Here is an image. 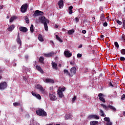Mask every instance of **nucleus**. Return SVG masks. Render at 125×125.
Masks as SVG:
<instances>
[{"mask_svg": "<svg viewBox=\"0 0 125 125\" xmlns=\"http://www.w3.org/2000/svg\"><path fill=\"white\" fill-rule=\"evenodd\" d=\"M36 113L38 116H41V117H46V116H47L46 112H45L44 109L42 108H40L36 110Z\"/></svg>", "mask_w": 125, "mask_h": 125, "instance_id": "f257e3e1", "label": "nucleus"}, {"mask_svg": "<svg viewBox=\"0 0 125 125\" xmlns=\"http://www.w3.org/2000/svg\"><path fill=\"white\" fill-rule=\"evenodd\" d=\"M101 106L102 107H103V108L104 109V110H105V111H108V110H109V109H110V110H111V111H113V112H115V111H116L117 110L116 107H114V106H112L111 105H109L107 106L105 104H101Z\"/></svg>", "mask_w": 125, "mask_h": 125, "instance_id": "f03ea898", "label": "nucleus"}, {"mask_svg": "<svg viewBox=\"0 0 125 125\" xmlns=\"http://www.w3.org/2000/svg\"><path fill=\"white\" fill-rule=\"evenodd\" d=\"M35 87L37 89H39L42 94H45V90L40 84H38L36 85Z\"/></svg>", "mask_w": 125, "mask_h": 125, "instance_id": "7ed1b4c3", "label": "nucleus"}, {"mask_svg": "<svg viewBox=\"0 0 125 125\" xmlns=\"http://www.w3.org/2000/svg\"><path fill=\"white\" fill-rule=\"evenodd\" d=\"M76 73H77V68L76 67H72L70 69L69 77H73L74 75H76Z\"/></svg>", "mask_w": 125, "mask_h": 125, "instance_id": "20e7f679", "label": "nucleus"}, {"mask_svg": "<svg viewBox=\"0 0 125 125\" xmlns=\"http://www.w3.org/2000/svg\"><path fill=\"white\" fill-rule=\"evenodd\" d=\"M27 8H28V4L25 3L22 5L21 8V11L22 13H25L27 11Z\"/></svg>", "mask_w": 125, "mask_h": 125, "instance_id": "39448f33", "label": "nucleus"}, {"mask_svg": "<svg viewBox=\"0 0 125 125\" xmlns=\"http://www.w3.org/2000/svg\"><path fill=\"white\" fill-rule=\"evenodd\" d=\"M39 22H41L42 24H44L47 22V20L45 17L42 16L39 17Z\"/></svg>", "mask_w": 125, "mask_h": 125, "instance_id": "423d86ee", "label": "nucleus"}, {"mask_svg": "<svg viewBox=\"0 0 125 125\" xmlns=\"http://www.w3.org/2000/svg\"><path fill=\"white\" fill-rule=\"evenodd\" d=\"M7 87V83L6 82L0 83V89H5Z\"/></svg>", "mask_w": 125, "mask_h": 125, "instance_id": "0eeeda50", "label": "nucleus"}, {"mask_svg": "<svg viewBox=\"0 0 125 125\" xmlns=\"http://www.w3.org/2000/svg\"><path fill=\"white\" fill-rule=\"evenodd\" d=\"M40 15H43V12H42L38 10H36L33 15L34 17H36V16H40Z\"/></svg>", "mask_w": 125, "mask_h": 125, "instance_id": "6e6552de", "label": "nucleus"}, {"mask_svg": "<svg viewBox=\"0 0 125 125\" xmlns=\"http://www.w3.org/2000/svg\"><path fill=\"white\" fill-rule=\"evenodd\" d=\"M32 95L33 96H35V97H36L37 99H39V100H41L42 99V97L41 96V95L40 94L36 93V92L32 91L31 92Z\"/></svg>", "mask_w": 125, "mask_h": 125, "instance_id": "1a4fd4ad", "label": "nucleus"}, {"mask_svg": "<svg viewBox=\"0 0 125 125\" xmlns=\"http://www.w3.org/2000/svg\"><path fill=\"white\" fill-rule=\"evenodd\" d=\"M98 97H99V99L102 102H103L104 103H105L106 102V100H105V99H104V95L102 93H99L98 94Z\"/></svg>", "mask_w": 125, "mask_h": 125, "instance_id": "9d476101", "label": "nucleus"}, {"mask_svg": "<svg viewBox=\"0 0 125 125\" xmlns=\"http://www.w3.org/2000/svg\"><path fill=\"white\" fill-rule=\"evenodd\" d=\"M64 54L65 57H71L72 56V53H70L69 50H65L64 52Z\"/></svg>", "mask_w": 125, "mask_h": 125, "instance_id": "9b49d317", "label": "nucleus"}, {"mask_svg": "<svg viewBox=\"0 0 125 125\" xmlns=\"http://www.w3.org/2000/svg\"><path fill=\"white\" fill-rule=\"evenodd\" d=\"M58 5H59V8H62L64 6V0H60L58 2Z\"/></svg>", "mask_w": 125, "mask_h": 125, "instance_id": "f8f14e48", "label": "nucleus"}, {"mask_svg": "<svg viewBox=\"0 0 125 125\" xmlns=\"http://www.w3.org/2000/svg\"><path fill=\"white\" fill-rule=\"evenodd\" d=\"M49 97H50V99L52 101H55V100L57 99V98H56V96H55L53 94L50 93Z\"/></svg>", "mask_w": 125, "mask_h": 125, "instance_id": "ddd939ff", "label": "nucleus"}, {"mask_svg": "<svg viewBox=\"0 0 125 125\" xmlns=\"http://www.w3.org/2000/svg\"><path fill=\"white\" fill-rule=\"evenodd\" d=\"M14 28H15V25L14 24L11 25L8 27L7 30L8 32H12V31L14 30Z\"/></svg>", "mask_w": 125, "mask_h": 125, "instance_id": "4468645a", "label": "nucleus"}, {"mask_svg": "<svg viewBox=\"0 0 125 125\" xmlns=\"http://www.w3.org/2000/svg\"><path fill=\"white\" fill-rule=\"evenodd\" d=\"M89 118L90 119H96V120H99V119H100V117L97 115H89Z\"/></svg>", "mask_w": 125, "mask_h": 125, "instance_id": "2eb2a0df", "label": "nucleus"}, {"mask_svg": "<svg viewBox=\"0 0 125 125\" xmlns=\"http://www.w3.org/2000/svg\"><path fill=\"white\" fill-rule=\"evenodd\" d=\"M20 31H21V32H23V33H26V32H28V28L25 27L21 26L20 27Z\"/></svg>", "mask_w": 125, "mask_h": 125, "instance_id": "dca6fc26", "label": "nucleus"}, {"mask_svg": "<svg viewBox=\"0 0 125 125\" xmlns=\"http://www.w3.org/2000/svg\"><path fill=\"white\" fill-rule=\"evenodd\" d=\"M58 95L60 98H63L64 97V95L63 94V92L61 90H58Z\"/></svg>", "mask_w": 125, "mask_h": 125, "instance_id": "f3484780", "label": "nucleus"}, {"mask_svg": "<svg viewBox=\"0 0 125 125\" xmlns=\"http://www.w3.org/2000/svg\"><path fill=\"white\" fill-rule=\"evenodd\" d=\"M46 83H54V80L53 79L46 78L45 79Z\"/></svg>", "mask_w": 125, "mask_h": 125, "instance_id": "a211bd4d", "label": "nucleus"}, {"mask_svg": "<svg viewBox=\"0 0 125 125\" xmlns=\"http://www.w3.org/2000/svg\"><path fill=\"white\" fill-rule=\"evenodd\" d=\"M36 68L37 69V70H38V71L40 72V73H41V74H43V70H42V67H41V66H40L39 65H36Z\"/></svg>", "mask_w": 125, "mask_h": 125, "instance_id": "6ab92c4d", "label": "nucleus"}, {"mask_svg": "<svg viewBox=\"0 0 125 125\" xmlns=\"http://www.w3.org/2000/svg\"><path fill=\"white\" fill-rule=\"evenodd\" d=\"M65 120H70L71 118H72V115L69 114H66L64 116Z\"/></svg>", "mask_w": 125, "mask_h": 125, "instance_id": "aec40b11", "label": "nucleus"}, {"mask_svg": "<svg viewBox=\"0 0 125 125\" xmlns=\"http://www.w3.org/2000/svg\"><path fill=\"white\" fill-rule=\"evenodd\" d=\"M68 12L69 14L73 13V6H70L68 7Z\"/></svg>", "mask_w": 125, "mask_h": 125, "instance_id": "412c9836", "label": "nucleus"}, {"mask_svg": "<svg viewBox=\"0 0 125 125\" xmlns=\"http://www.w3.org/2000/svg\"><path fill=\"white\" fill-rule=\"evenodd\" d=\"M44 60V58L42 57H40L39 61L40 62V63H42V64H44V62H43V61Z\"/></svg>", "mask_w": 125, "mask_h": 125, "instance_id": "4be33fe9", "label": "nucleus"}, {"mask_svg": "<svg viewBox=\"0 0 125 125\" xmlns=\"http://www.w3.org/2000/svg\"><path fill=\"white\" fill-rule=\"evenodd\" d=\"M74 33H75V30L71 29V30H69L68 31L67 34L68 35H73Z\"/></svg>", "mask_w": 125, "mask_h": 125, "instance_id": "5701e85b", "label": "nucleus"}, {"mask_svg": "<svg viewBox=\"0 0 125 125\" xmlns=\"http://www.w3.org/2000/svg\"><path fill=\"white\" fill-rule=\"evenodd\" d=\"M98 124V121H91L90 122V125H96Z\"/></svg>", "mask_w": 125, "mask_h": 125, "instance_id": "b1692460", "label": "nucleus"}, {"mask_svg": "<svg viewBox=\"0 0 125 125\" xmlns=\"http://www.w3.org/2000/svg\"><path fill=\"white\" fill-rule=\"evenodd\" d=\"M56 40H57V41H59L60 42H63V40H62L61 38H60V37H59L58 35H56Z\"/></svg>", "mask_w": 125, "mask_h": 125, "instance_id": "393cba45", "label": "nucleus"}, {"mask_svg": "<svg viewBox=\"0 0 125 125\" xmlns=\"http://www.w3.org/2000/svg\"><path fill=\"white\" fill-rule=\"evenodd\" d=\"M52 66L53 69H54L55 70H57V63L55 62H53Z\"/></svg>", "mask_w": 125, "mask_h": 125, "instance_id": "a878e982", "label": "nucleus"}, {"mask_svg": "<svg viewBox=\"0 0 125 125\" xmlns=\"http://www.w3.org/2000/svg\"><path fill=\"white\" fill-rule=\"evenodd\" d=\"M38 40L40 41V42H43V38L42 37V35L39 34V36H38Z\"/></svg>", "mask_w": 125, "mask_h": 125, "instance_id": "bb28decb", "label": "nucleus"}, {"mask_svg": "<svg viewBox=\"0 0 125 125\" xmlns=\"http://www.w3.org/2000/svg\"><path fill=\"white\" fill-rule=\"evenodd\" d=\"M17 18V17L14 16V17H12L10 19V21H9L10 22V23H12V22L15 20V19H16Z\"/></svg>", "mask_w": 125, "mask_h": 125, "instance_id": "cd10ccee", "label": "nucleus"}, {"mask_svg": "<svg viewBox=\"0 0 125 125\" xmlns=\"http://www.w3.org/2000/svg\"><path fill=\"white\" fill-rule=\"evenodd\" d=\"M53 53H49L48 54H45L44 56H45V57H51V56L53 55Z\"/></svg>", "mask_w": 125, "mask_h": 125, "instance_id": "c85d7f7f", "label": "nucleus"}, {"mask_svg": "<svg viewBox=\"0 0 125 125\" xmlns=\"http://www.w3.org/2000/svg\"><path fill=\"white\" fill-rule=\"evenodd\" d=\"M101 20L102 22H103L104 21V20H105V16L104 15V14H102L101 16Z\"/></svg>", "mask_w": 125, "mask_h": 125, "instance_id": "c756f323", "label": "nucleus"}, {"mask_svg": "<svg viewBox=\"0 0 125 125\" xmlns=\"http://www.w3.org/2000/svg\"><path fill=\"white\" fill-rule=\"evenodd\" d=\"M44 24V29L45 31H48V26H47V23H45Z\"/></svg>", "mask_w": 125, "mask_h": 125, "instance_id": "7c9ffc66", "label": "nucleus"}, {"mask_svg": "<svg viewBox=\"0 0 125 125\" xmlns=\"http://www.w3.org/2000/svg\"><path fill=\"white\" fill-rule=\"evenodd\" d=\"M100 113L102 117H105V113H104V111L102 109H100Z\"/></svg>", "mask_w": 125, "mask_h": 125, "instance_id": "2f4dec72", "label": "nucleus"}, {"mask_svg": "<svg viewBox=\"0 0 125 125\" xmlns=\"http://www.w3.org/2000/svg\"><path fill=\"white\" fill-rule=\"evenodd\" d=\"M63 73L64 74H67V75H68V76H69V77H70V72H69L68 70L64 69V71H63Z\"/></svg>", "mask_w": 125, "mask_h": 125, "instance_id": "473e14b6", "label": "nucleus"}, {"mask_svg": "<svg viewBox=\"0 0 125 125\" xmlns=\"http://www.w3.org/2000/svg\"><path fill=\"white\" fill-rule=\"evenodd\" d=\"M17 42L18 43H19L21 45L22 44V41H21V39L20 38H17Z\"/></svg>", "mask_w": 125, "mask_h": 125, "instance_id": "72a5a7b5", "label": "nucleus"}, {"mask_svg": "<svg viewBox=\"0 0 125 125\" xmlns=\"http://www.w3.org/2000/svg\"><path fill=\"white\" fill-rule=\"evenodd\" d=\"M34 25L31 24V26H30V32H31V33H34Z\"/></svg>", "mask_w": 125, "mask_h": 125, "instance_id": "f704fd0d", "label": "nucleus"}, {"mask_svg": "<svg viewBox=\"0 0 125 125\" xmlns=\"http://www.w3.org/2000/svg\"><path fill=\"white\" fill-rule=\"evenodd\" d=\"M58 90H61V91H65V90H66V88L65 87H60L59 89H58Z\"/></svg>", "mask_w": 125, "mask_h": 125, "instance_id": "c9c22d12", "label": "nucleus"}, {"mask_svg": "<svg viewBox=\"0 0 125 125\" xmlns=\"http://www.w3.org/2000/svg\"><path fill=\"white\" fill-rule=\"evenodd\" d=\"M13 105L15 107H17V106H20L21 104L20 103L15 102L13 103Z\"/></svg>", "mask_w": 125, "mask_h": 125, "instance_id": "e433bc0d", "label": "nucleus"}, {"mask_svg": "<svg viewBox=\"0 0 125 125\" xmlns=\"http://www.w3.org/2000/svg\"><path fill=\"white\" fill-rule=\"evenodd\" d=\"M104 120L105 122H107V123L110 122V118L109 117H105L104 118Z\"/></svg>", "mask_w": 125, "mask_h": 125, "instance_id": "4c0bfd02", "label": "nucleus"}, {"mask_svg": "<svg viewBox=\"0 0 125 125\" xmlns=\"http://www.w3.org/2000/svg\"><path fill=\"white\" fill-rule=\"evenodd\" d=\"M25 23H26V24H29V23H30V21H29V18H28L27 17L25 18Z\"/></svg>", "mask_w": 125, "mask_h": 125, "instance_id": "58836bf2", "label": "nucleus"}, {"mask_svg": "<svg viewBox=\"0 0 125 125\" xmlns=\"http://www.w3.org/2000/svg\"><path fill=\"white\" fill-rule=\"evenodd\" d=\"M121 53L123 55H125V49H122L121 50Z\"/></svg>", "mask_w": 125, "mask_h": 125, "instance_id": "ea45409f", "label": "nucleus"}, {"mask_svg": "<svg viewBox=\"0 0 125 125\" xmlns=\"http://www.w3.org/2000/svg\"><path fill=\"white\" fill-rule=\"evenodd\" d=\"M113 83V82L110 81L108 83L110 87H114V85H113V83Z\"/></svg>", "mask_w": 125, "mask_h": 125, "instance_id": "a19ab883", "label": "nucleus"}, {"mask_svg": "<svg viewBox=\"0 0 125 125\" xmlns=\"http://www.w3.org/2000/svg\"><path fill=\"white\" fill-rule=\"evenodd\" d=\"M114 45H115V46H116V47H117V48H119V43H118L117 42H114Z\"/></svg>", "mask_w": 125, "mask_h": 125, "instance_id": "79ce46f5", "label": "nucleus"}, {"mask_svg": "<svg viewBox=\"0 0 125 125\" xmlns=\"http://www.w3.org/2000/svg\"><path fill=\"white\" fill-rule=\"evenodd\" d=\"M116 22L119 24V25H122L123 24V22L119 20H116Z\"/></svg>", "mask_w": 125, "mask_h": 125, "instance_id": "37998d69", "label": "nucleus"}, {"mask_svg": "<svg viewBox=\"0 0 125 125\" xmlns=\"http://www.w3.org/2000/svg\"><path fill=\"white\" fill-rule=\"evenodd\" d=\"M121 100L123 101V100H125V94H123L121 96Z\"/></svg>", "mask_w": 125, "mask_h": 125, "instance_id": "c03bdc74", "label": "nucleus"}, {"mask_svg": "<svg viewBox=\"0 0 125 125\" xmlns=\"http://www.w3.org/2000/svg\"><path fill=\"white\" fill-rule=\"evenodd\" d=\"M120 61H125V58L124 57H120Z\"/></svg>", "mask_w": 125, "mask_h": 125, "instance_id": "a18cd8bd", "label": "nucleus"}, {"mask_svg": "<svg viewBox=\"0 0 125 125\" xmlns=\"http://www.w3.org/2000/svg\"><path fill=\"white\" fill-rule=\"evenodd\" d=\"M74 20H75L76 23H78V22H79V18H78V17L75 18Z\"/></svg>", "mask_w": 125, "mask_h": 125, "instance_id": "49530a36", "label": "nucleus"}, {"mask_svg": "<svg viewBox=\"0 0 125 125\" xmlns=\"http://www.w3.org/2000/svg\"><path fill=\"white\" fill-rule=\"evenodd\" d=\"M76 99H77V97L75 96L72 100V102H75V101H76Z\"/></svg>", "mask_w": 125, "mask_h": 125, "instance_id": "de8ad7c7", "label": "nucleus"}, {"mask_svg": "<svg viewBox=\"0 0 125 125\" xmlns=\"http://www.w3.org/2000/svg\"><path fill=\"white\" fill-rule=\"evenodd\" d=\"M123 26L124 29H125V20H123Z\"/></svg>", "mask_w": 125, "mask_h": 125, "instance_id": "09e8293b", "label": "nucleus"}, {"mask_svg": "<svg viewBox=\"0 0 125 125\" xmlns=\"http://www.w3.org/2000/svg\"><path fill=\"white\" fill-rule=\"evenodd\" d=\"M77 57L78 58H81V57H82V54H80V53L78 54Z\"/></svg>", "mask_w": 125, "mask_h": 125, "instance_id": "8fccbe9b", "label": "nucleus"}, {"mask_svg": "<svg viewBox=\"0 0 125 125\" xmlns=\"http://www.w3.org/2000/svg\"><path fill=\"white\" fill-rule=\"evenodd\" d=\"M106 125H112V122H111L110 121H109L108 122H107L106 123Z\"/></svg>", "mask_w": 125, "mask_h": 125, "instance_id": "3c124183", "label": "nucleus"}, {"mask_svg": "<svg viewBox=\"0 0 125 125\" xmlns=\"http://www.w3.org/2000/svg\"><path fill=\"white\" fill-rule=\"evenodd\" d=\"M107 26H108V23L105 22L104 23V27H107Z\"/></svg>", "mask_w": 125, "mask_h": 125, "instance_id": "603ef678", "label": "nucleus"}, {"mask_svg": "<svg viewBox=\"0 0 125 125\" xmlns=\"http://www.w3.org/2000/svg\"><path fill=\"white\" fill-rule=\"evenodd\" d=\"M82 33L84 34H86V30H82Z\"/></svg>", "mask_w": 125, "mask_h": 125, "instance_id": "864d4df0", "label": "nucleus"}, {"mask_svg": "<svg viewBox=\"0 0 125 125\" xmlns=\"http://www.w3.org/2000/svg\"><path fill=\"white\" fill-rule=\"evenodd\" d=\"M122 40H123V42H125V36H122Z\"/></svg>", "mask_w": 125, "mask_h": 125, "instance_id": "5fc2aeb1", "label": "nucleus"}, {"mask_svg": "<svg viewBox=\"0 0 125 125\" xmlns=\"http://www.w3.org/2000/svg\"><path fill=\"white\" fill-rule=\"evenodd\" d=\"M17 39H20V33H18Z\"/></svg>", "mask_w": 125, "mask_h": 125, "instance_id": "6e6d98bb", "label": "nucleus"}, {"mask_svg": "<svg viewBox=\"0 0 125 125\" xmlns=\"http://www.w3.org/2000/svg\"><path fill=\"white\" fill-rule=\"evenodd\" d=\"M100 38L102 39V40H103V39H104V35H101Z\"/></svg>", "mask_w": 125, "mask_h": 125, "instance_id": "4d7b16f0", "label": "nucleus"}, {"mask_svg": "<svg viewBox=\"0 0 125 125\" xmlns=\"http://www.w3.org/2000/svg\"><path fill=\"white\" fill-rule=\"evenodd\" d=\"M70 65H72L73 66H74V63H73V62L71 61L70 62Z\"/></svg>", "mask_w": 125, "mask_h": 125, "instance_id": "13d9d810", "label": "nucleus"}, {"mask_svg": "<svg viewBox=\"0 0 125 125\" xmlns=\"http://www.w3.org/2000/svg\"><path fill=\"white\" fill-rule=\"evenodd\" d=\"M55 28H56V29H58V26L57 25V24H55Z\"/></svg>", "mask_w": 125, "mask_h": 125, "instance_id": "bf43d9fd", "label": "nucleus"}, {"mask_svg": "<svg viewBox=\"0 0 125 125\" xmlns=\"http://www.w3.org/2000/svg\"><path fill=\"white\" fill-rule=\"evenodd\" d=\"M59 67H60V68H61V67H62V65H61V64H59Z\"/></svg>", "mask_w": 125, "mask_h": 125, "instance_id": "052dcab7", "label": "nucleus"}, {"mask_svg": "<svg viewBox=\"0 0 125 125\" xmlns=\"http://www.w3.org/2000/svg\"><path fill=\"white\" fill-rule=\"evenodd\" d=\"M0 73H2V70L1 68H0Z\"/></svg>", "mask_w": 125, "mask_h": 125, "instance_id": "680f3d73", "label": "nucleus"}, {"mask_svg": "<svg viewBox=\"0 0 125 125\" xmlns=\"http://www.w3.org/2000/svg\"><path fill=\"white\" fill-rule=\"evenodd\" d=\"M6 18H7V19H9V16H7Z\"/></svg>", "mask_w": 125, "mask_h": 125, "instance_id": "e2e57ef3", "label": "nucleus"}, {"mask_svg": "<svg viewBox=\"0 0 125 125\" xmlns=\"http://www.w3.org/2000/svg\"><path fill=\"white\" fill-rule=\"evenodd\" d=\"M1 79H2V76L0 75V80H1Z\"/></svg>", "mask_w": 125, "mask_h": 125, "instance_id": "0e129e2a", "label": "nucleus"}, {"mask_svg": "<svg viewBox=\"0 0 125 125\" xmlns=\"http://www.w3.org/2000/svg\"><path fill=\"white\" fill-rule=\"evenodd\" d=\"M123 115H124V116H125V111L123 112Z\"/></svg>", "mask_w": 125, "mask_h": 125, "instance_id": "69168bd1", "label": "nucleus"}, {"mask_svg": "<svg viewBox=\"0 0 125 125\" xmlns=\"http://www.w3.org/2000/svg\"><path fill=\"white\" fill-rule=\"evenodd\" d=\"M25 58H26V59H28V56H25Z\"/></svg>", "mask_w": 125, "mask_h": 125, "instance_id": "338daca9", "label": "nucleus"}, {"mask_svg": "<svg viewBox=\"0 0 125 125\" xmlns=\"http://www.w3.org/2000/svg\"><path fill=\"white\" fill-rule=\"evenodd\" d=\"M83 46V45H80L79 47H82Z\"/></svg>", "mask_w": 125, "mask_h": 125, "instance_id": "774afa93", "label": "nucleus"}]
</instances>
